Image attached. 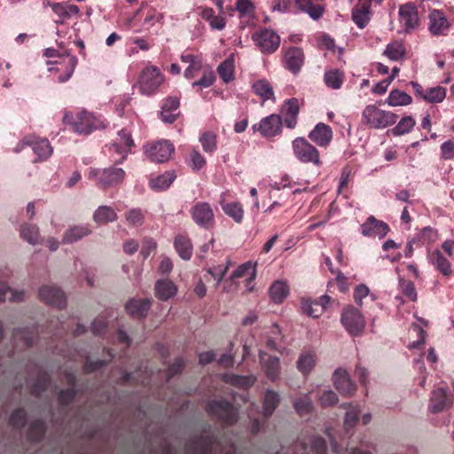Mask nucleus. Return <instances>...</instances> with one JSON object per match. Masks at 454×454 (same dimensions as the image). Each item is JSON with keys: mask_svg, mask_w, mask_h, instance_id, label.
I'll use <instances>...</instances> for the list:
<instances>
[{"mask_svg": "<svg viewBox=\"0 0 454 454\" xmlns=\"http://www.w3.org/2000/svg\"><path fill=\"white\" fill-rule=\"evenodd\" d=\"M63 120L72 125L75 133L81 135H89L107 126L106 121L102 116H96L85 110L78 112L75 116L72 114H65Z\"/></svg>", "mask_w": 454, "mask_h": 454, "instance_id": "obj_1", "label": "nucleus"}, {"mask_svg": "<svg viewBox=\"0 0 454 454\" xmlns=\"http://www.w3.org/2000/svg\"><path fill=\"white\" fill-rule=\"evenodd\" d=\"M397 114L380 108L374 104L366 106L362 112V122L370 129H383L394 125Z\"/></svg>", "mask_w": 454, "mask_h": 454, "instance_id": "obj_2", "label": "nucleus"}, {"mask_svg": "<svg viewBox=\"0 0 454 454\" xmlns=\"http://www.w3.org/2000/svg\"><path fill=\"white\" fill-rule=\"evenodd\" d=\"M164 82L165 76L160 70L155 66L147 65L139 74L137 88L142 95L150 97L159 91Z\"/></svg>", "mask_w": 454, "mask_h": 454, "instance_id": "obj_3", "label": "nucleus"}, {"mask_svg": "<svg viewBox=\"0 0 454 454\" xmlns=\"http://www.w3.org/2000/svg\"><path fill=\"white\" fill-rule=\"evenodd\" d=\"M125 176L124 169L116 167L90 168L88 173V178L102 190L118 186L122 183Z\"/></svg>", "mask_w": 454, "mask_h": 454, "instance_id": "obj_4", "label": "nucleus"}, {"mask_svg": "<svg viewBox=\"0 0 454 454\" xmlns=\"http://www.w3.org/2000/svg\"><path fill=\"white\" fill-rule=\"evenodd\" d=\"M252 40L263 54L274 53L280 44V36L270 28H261L255 31L252 35Z\"/></svg>", "mask_w": 454, "mask_h": 454, "instance_id": "obj_5", "label": "nucleus"}, {"mask_svg": "<svg viewBox=\"0 0 454 454\" xmlns=\"http://www.w3.org/2000/svg\"><path fill=\"white\" fill-rule=\"evenodd\" d=\"M293 150L295 157L302 163H312L317 167L322 165L318 150L303 137L293 141Z\"/></svg>", "mask_w": 454, "mask_h": 454, "instance_id": "obj_6", "label": "nucleus"}, {"mask_svg": "<svg viewBox=\"0 0 454 454\" xmlns=\"http://www.w3.org/2000/svg\"><path fill=\"white\" fill-rule=\"evenodd\" d=\"M341 324L351 336L359 335L365 327V321L359 309L349 306L343 309Z\"/></svg>", "mask_w": 454, "mask_h": 454, "instance_id": "obj_7", "label": "nucleus"}, {"mask_svg": "<svg viewBox=\"0 0 454 454\" xmlns=\"http://www.w3.org/2000/svg\"><path fill=\"white\" fill-rule=\"evenodd\" d=\"M427 28L434 36L447 35L451 24L443 11L432 9L429 11Z\"/></svg>", "mask_w": 454, "mask_h": 454, "instance_id": "obj_8", "label": "nucleus"}, {"mask_svg": "<svg viewBox=\"0 0 454 454\" xmlns=\"http://www.w3.org/2000/svg\"><path fill=\"white\" fill-rule=\"evenodd\" d=\"M174 150L173 144L168 140H160L145 145V153L147 157L158 163L168 160Z\"/></svg>", "mask_w": 454, "mask_h": 454, "instance_id": "obj_9", "label": "nucleus"}, {"mask_svg": "<svg viewBox=\"0 0 454 454\" xmlns=\"http://www.w3.org/2000/svg\"><path fill=\"white\" fill-rule=\"evenodd\" d=\"M207 411L226 424H232L238 419L237 410L223 400L212 401L207 405Z\"/></svg>", "mask_w": 454, "mask_h": 454, "instance_id": "obj_10", "label": "nucleus"}, {"mask_svg": "<svg viewBox=\"0 0 454 454\" xmlns=\"http://www.w3.org/2000/svg\"><path fill=\"white\" fill-rule=\"evenodd\" d=\"M191 214L194 223L201 228L209 229L215 223L214 211L207 202L196 203L192 207Z\"/></svg>", "mask_w": 454, "mask_h": 454, "instance_id": "obj_11", "label": "nucleus"}, {"mask_svg": "<svg viewBox=\"0 0 454 454\" xmlns=\"http://www.w3.org/2000/svg\"><path fill=\"white\" fill-rule=\"evenodd\" d=\"M43 55L47 58L59 57L62 59L61 62H56V64L63 63L65 65V74L59 77V82H65L72 76L77 65L76 57L70 55L67 51L61 53L59 50L53 48L45 49Z\"/></svg>", "mask_w": 454, "mask_h": 454, "instance_id": "obj_12", "label": "nucleus"}, {"mask_svg": "<svg viewBox=\"0 0 454 454\" xmlns=\"http://www.w3.org/2000/svg\"><path fill=\"white\" fill-rule=\"evenodd\" d=\"M118 140L109 149L114 150L120 155V158L113 160L115 164H121L130 153V149L134 145V140L130 132L126 129H121L118 132Z\"/></svg>", "mask_w": 454, "mask_h": 454, "instance_id": "obj_13", "label": "nucleus"}, {"mask_svg": "<svg viewBox=\"0 0 454 454\" xmlns=\"http://www.w3.org/2000/svg\"><path fill=\"white\" fill-rule=\"evenodd\" d=\"M38 295L41 301L56 308L61 309L66 305L65 294L55 286H43L38 291Z\"/></svg>", "mask_w": 454, "mask_h": 454, "instance_id": "obj_14", "label": "nucleus"}, {"mask_svg": "<svg viewBox=\"0 0 454 454\" xmlns=\"http://www.w3.org/2000/svg\"><path fill=\"white\" fill-rule=\"evenodd\" d=\"M259 362L262 372L270 381H276L280 375V362L264 351L259 352Z\"/></svg>", "mask_w": 454, "mask_h": 454, "instance_id": "obj_15", "label": "nucleus"}, {"mask_svg": "<svg viewBox=\"0 0 454 454\" xmlns=\"http://www.w3.org/2000/svg\"><path fill=\"white\" fill-rule=\"evenodd\" d=\"M263 137H275L280 133L282 129V119L278 114H270L254 126Z\"/></svg>", "mask_w": 454, "mask_h": 454, "instance_id": "obj_16", "label": "nucleus"}, {"mask_svg": "<svg viewBox=\"0 0 454 454\" xmlns=\"http://www.w3.org/2000/svg\"><path fill=\"white\" fill-rule=\"evenodd\" d=\"M389 231L388 225L377 220L374 216L368 217L365 223L361 225V232L364 237H378L383 239Z\"/></svg>", "mask_w": 454, "mask_h": 454, "instance_id": "obj_17", "label": "nucleus"}, {"mask_svg": "<svg viewBox=\"0 0 454 454\" xmlns=\"http://www.w3.org/2000/svg\"><path fill=\"white\" fill-rule=\"evenodd\" d=\"M23 143L32 147L39 160H47L52 154L53 149L48 139L27 136L23 138Z\"/></svg>", "mask_w": 454, "mask_h": 454, "instance_id": "obj_18", "label": "nucleus"}, {"mask_svg": "<svg viewBox=\"0 0 454 454\" xmlns=\"http://www.w3.org/2000/svg\"><path fill=\"white\" fill-rule=\"evenodd\" d=\"M333 384L336 389L343 395H352L356 387L351 381L348 372L343 369H337L333 375Z\"/></svg>", "mask_w": 454, "mask_h": 454, "instance_id": "obj_19", "label": "nucleus"}, {"mask_svg": "<svg viewBox=\"0 0 454 454\" xmlns=\"http://www.w3.org/2000/svg\"><path fill=\"white\" fill-rule=\"evenodd\" d=\"M304 63V54L301 48L291 47L284 55L285 67L293 74H297Z\"/></svg>", "mask_w": 454, "mask_h": 454, "instance_id": "obj_20", "label": "nucleus"}, {"mask_svg": "<svg viewBox=\"0 0 454 454\" xmlns=\"http://www.w3.org/2000/svg\"><path fill=\"white\" fill-rule=\"evenodd\" d=\"M309 138L318 146L326 147L333 139V130L328 125L319 122L309 132Z\"/></svg>", "mask_w": 454, "mask_h": 454, "instance_id": "obj_21", "label": "nucleus"}, {"mask_svg": "<svg viewBox=\"0 0 454 454\" xmlns=\"http://www.w3.org/2000/svg\"><path fill=\"white\" fill-rule=\"evenodd\" d=\"M299 110V100L295 98H289L283 104L281 114L284 117V121L287 128L294 129L295 127Z\"/></svg>", "mask_w": 454, "mask_h": 454, "instance_id": "obj_22", "label": "nucleus"}, {"mask_svg": "<svg viewBox=\"0 0 454 454\" xmlns=\"http://www.w3.org/2000/svg\"><path fill=\"white\" fill-rule=\"evenodd\" d=\"M92 231L89 223L72 225L64 232L63 244H73L91 234Z\"/></svg>", "mask_w": 454, "mask_h": 454, "instance_id": "obj_23", "label": "nucleus"}, {"mask_svg": "<svg viewBox=\"0 0 454 454\" xmlns=\"http://www.w3.org/2000/svg\"><path fill=\"white\" fill-rule=\"evenodd\" d=\"M310 446L307 447L305 443L300 442L294 446V454H326V445L325 440L320 436H313L309 440Z\"/></svg>", "mask_w": 454, "mask_h": 454, "instance_id": "obj_24", "label": "nucleus"}, {"mask_svg": "<svg viewBox=\"0 0 454 454\" xmlns=\"http://www.w3.org/2000/svg\"><path fill=\"white\" fill-rule=\"evenodd\" d=\"M399 20L406 31L415 28L419 25V15L416 7L411 4L401 6Z\"/></svg>", "mask_w": 454, "mask_h": 454, "instance_id": "obj_25", "label": "nucleus"}, {"mask_svg": "<svg viewBox=\"0 0 454 454\" xmlns=\"http://www.w3.org/2000/svg\"><path fill=\"white\" fill-rule=\"evenodd\" d=\"M451 403L443 387H438L432 392L428 409L433 413H438L447 409Z\"/></svg>", "mask_w": 454, "mask_h": 454, "instance_id": "obj_26", "label": "nucleus"}, {"mask_svg": "<svg viewBox=\"0 0 454 454\" xmlns=\"http://www.w3.org/2000/svg\"><path fill=\"white\" fill-rule=\"evenodd\" d=\"M256 277V263L252 262H247L241 265H239L231 274V278L236 279L239 278H247V290L252 291L254 286L252 283L254 282Z\"/></svg>", "mask_w": 454, "mask_h": 454, "instance_id": "obj_27", "label": "nucleus"}, {"mask_svg": "<svg viewBox=\"0 0 454 454\" xmlns=\"http://www.w3.org/2000/svg\"><path fill=\"white\" fill-rule=\"evenodd\" d=\"M155 296L160 301H168L177 293V286L168 278L159 279L154 286Z\"/></svg>", "mask_w": 454, "mask_h": 454, "instance_id": "obj_28", "label": "nucleus"}, {"mask_svg": "<svg viewBox=\"0 0 454 454\" xmlns=\"http://www.w3.org/2000/svg\"><path fill=\"white\" fill-rule=\"evenodd\" d=\"M251 87L253 92L258 96L262 102L267 100L276 101L273 87L268 80H256L252 83Z\"/></svg>", "mask_w": 454, "mask_h": 454, "instance_id": "obj_29", "label": "nucleus"}, {"mask_svg": "<svg viewBox=\"0 0 454 454\" xmlns=\"http://www.w3.org/2000/svg\"><path fill=\"white\" fill-rule=\"evenodd\" d=\"M182 62L188 65L184 75L186 79L194 78L202 70V60L199 56L191 53H184L181 56Z\"/></svg>", "mask_w": 454, "mask_h": 454, "instance_id": "obj_30", "label": "nucleus"}, {"mask_svg": "<svg viewBox=\"0 0 454 454\" xmlns=\"http://www.w3.org/2000/svg\"><path fill=\"white\" fill-rule=\"evenodd\" d=\"M118 218L117 213L114 209L106 205L99 206L94 211L92 219L98 225L106 224L113 223Z\"/></svg>", "mask_w": 454, "mask_h": 454, "instance_id": "obj_31", "label": "nucleus"}, {"mask_svg": "<svg viewBox=\"0 0 454 454\" xmlns=\"http://www.w3.org/2000/svg\"><path fill=\"white\" fill-rule=\"evenodd\" d=\"M151 307V301L149 299H140V300H130L126 304V311L128 314L134 317H143L146 315L147 311Z\"/></svg>", "mask_w": 454, "mask_h": 454, "instance_id": "obj_32", "label": "nucleus"}, {"mask_svg": "<svg viewBox=\"0 0 454 454\" xmlns=\"http://www.w3.org/2000/svg\"><path fill=\"white\" fill-rule=\"evenodd\" d=\"M316 365V354L312 351L301 353L296 362L298 371L303 375H308Z\"/></svg>", "mask_w": 454, "mask_h": 454, "instance_id": "obj_33", "label": "nucleus"}, {"mask_svg": "<svg viewBox=\"0 0 454 454\" xmlns=\"http://www.w3.org/2000/svg\"><path fill=\"white\" fill-rule=\"evenodd\" d=\"M20 235L21 239L30 245H36L43 241L39 233V228L35 224L24 223L20 226Z\"/></svg>", "mask_w": 454, "mask_h": 454, "instance_id": "obj_34", "label": "nucleus"}, {"mask_svg": "<svg viewBox=\"0 0 454 454\" xmlns=\"http://www.w3.org/2000/svg\"><path fill=\"white\" fill-rule=\"evenodd\" d=\"M296 7L309 15L313 20H318L324 13V8L320 4H315L311 0H294Z\"/></svg>", "mask_w": 454, "mask_h": 454, "instance_id": "obj_35", "label": "nucleus"}, {"mask_svg": "<svg viewBox=\"0 0 454 454\" xmlns=\"http://www.w3.org/2000/svg\"><path fill=\"white\" fill-rule=\"evenodd\" d=\"M386 103L393 107L405 106L412 103V98L403 90H392L386 99Z\"/></svg>", "mask_w": 454, "mask_h": 454, "instance_id": "obj_36", "label": "nucleus"}, {"mask_svg": "<svg viewBox=\"0 0 454 454\" xmlns=\"http://www.w3.org/2000/svg\"><path fill=\"white\" fill-rule=\"evenodd\" d=\"M175 179V173L168 171L162 175L151 178L149 184L153 191L160 192L168 188Z\"/></svg>", "mask_w": 454, "mask_h": 454, "instance_id": "obj_37", "label": "nucleus"}, {"mask_svg": "<svg viewBox=\"0 0 454 454\" xmlns=\"http://www.w3.org/2000/svg\"><path fill=\"white\" fill-rule=\"evenodd\" d=\"M174 246L179 256L185 261L191 259L192 254V246L191 240L184 235H179L175 239Z\"/></svg>", "mask_w": 454, "mask_h": 454, "instance_id": "obj_38", "label": "nucleus"}, {"mask_svg": "<svg viewBox=\"0 0 454 454\" xmlns=\"http://www.w3.org/2000/svg\"><path fill=\"white\" fill-rule=\"evenodd\" d=\"M269 293L270 299L275 303H281L286 298L289 287L286 282L277 280L270 286Z\"/></svg>", "mask_w": 454, "mask_h": 454, "instance_id": "obj_39", "label": "nucleus"}, {"mask_svg": "<svg viewBox=\"0 0 454 454\" xmlns=\"http://www.w3.org/2000/svg\"><path fill=\"white\" fill-rule=\"evenodd\" d=\"M234 58L230 56L217 67V73L224 83H229L234 79Z\"/></svg>", "mask_w": 454, "mask_h": 454, "instance_id": "obj_40", "label": "nucleus"}, {"mask_svg": "<svg viewBox=\"0 0 454 454\" xmlns=\"http://www.w3.org/2000/svg\"><path fill=\"white\" fill-rule=\"evenodd\" d=\"M428 259L429 262L443 275L448 276L450 274V264L439 250H434L430 253Z\"/></svg>", "mask_w": 454, "mask_h": 454, "instance_id": "obj_41", "label": "nucleus"}, {"mask_svg": "<svg viewBox=\"0 0 454 454\" xmlns=\"http://www.w3.org/2000/svg\"><path fill=\"white\" fill-rule=\"evenodd\" d=\"M223 380L232 386L247 388L255 382L256 378L254 375L240 376L235 374H224L223 375Z\"/></svg>", "mask_w": 454, "mask_h": 454, "instance_id": "obj_42", "label": "nucleus"}, {"mask_svg": "<svg viewBox=\"0 0 454 454\" xmlns=\"http://www.w3.org/2000/svg\"><path fill=\"white\" fill-rule=\"evenodd\" d=\"M406 53L405 46L398 41L388 43L384 51V55L392 61L402 60Z\"/></svg>", "mask_w": 454, "mask_h": 454, "instance_id": "obj_43", "label": "nucleus"}, {"mask_svg": "<svg viewBox=\"0 0 454 454\" xmlns=\"http://www.w3.org/2000/svg\"><path fill=\"white\" fill-rule=\"evenodd\" d=\"M301 309L303 314L313 318L318 317L324 313L322 305L309 298L301 299Z\"/></svg>", "mask_w": 454, "mask_h": 454, "instance_id": "obj_44", "label": "nucleus"}, {"mask_svg": "<svg viewBox=\"0 0 454 454\" xmlns=\"http://www.w3.org/2000/svg\"><path fill=\"white\" fill-rule=\"evenodd\" d=\"M279 395L277 392L273 390L266 391L262 404V412L264 417L268 418L273 413L279 403Z\"/></svg>", "mask_w": 454, "mask_h": 454, "instance_id": "obj_45", "label": "nucleus"}, {"mask_svg": "<svg viewBox=\"0 0 454 454\" xmlns=\"http://www.w3.org/2000/svg\"><path fill=\"white\" fill-rule=\"evenodd\" d=\"M25 293L22 290L11 289L5 283L0 282V302L9 299L11 301H23Z\"/></svg>", "mask_w": 454, "mask_h": 454, "instance_id": "obj_46", "label": "nucleus"}, {"mask_svg": "<svg viewBox=\"0 0 454 454\" xmlns=\"http://www.w3.org/2000/svg\"><path fill=\"white\" fill-rule=\"evenodd\" d=\"M342 407L347 410L344 419V427L346 430H349L355 427L358 420V415L360 413L359 405L342 404Z\"/></svg>", "mask_w": 454, "mask_h": 454, "instance_id": "obj_47", "label": "nucleus"}, {"mask_svg": "<svg viewBox=\"0 0 454 454\" xmlns=\"http://www.w3.org/2000/svg\"><path fill=\"white\" fill-rule=\"evenodd\" d=\"M13 338L18 348L29 347L33 344L35 339L34 329L32 330H16Z\"/></svg>", "mask_w": 454, "mask_h": 454, "instance_id": "obj_48", "label": "nucleus"}, {"mask_svg": "<svg viewBox=\"0 0 454 454\" xmlns=\"http://www.w3.org/2000/svg\"><path fill=\"white\" fill-rule=\"evenodd\" d=\"M163 19V15L155 8L149 7L143 20V29L135 30L136 33H141L143 30H149L156 23Z\"/></svg>", "mask_w": 454, "mask_h": 454, "instance_id": "obj_49", "label": "nucleus"}, {"mask_svg": "<svg viewBox=\"0 0 454 454\" xmlns=\"http://www.w3.org/2000/svg\"><path fill=\"white\" fill-rule=\"evenodd\" d=\"M415 124L416 121L411 116H405L399 121L390 132L394 136L400 137L411 132Z\"/></svg>", "mask_w": 454, "mask_h": 454, "instance_id": "obj_50", "label": "nucleus"}, {"mask_svg": "<svg viewBox=\"0 0 454 454\" xmlns=\"http://www.w3.org/2000/svg\"><path fill=\"white\" fill-rule=\"evenodd\" d=\"M294 407L296 412L301 415H306L312 411L313 403L309 394H304L294 401Z\"/></svg>", "mask_w": 454, "mask_h": 454, "instance_id": "obj_51", "label": "nucleus"}, {"mask_svg": "<svg viewBox=\"0 0 454 454\" xmlns=\"http://www.w3.org/2000/svg\"><path fill=\"white\" fill-rule=\"evenodd\" d=\"M222 209L224 214L232 218L236 223H239L242 222L244 217V210L242 206L239 202H231L223 204Z\"/></svg>", "mask_w": 454, "mask_h": 454, "instance_id": "obj_52", "label": "nucleus"}, {"mask_svg": "<svg viewBox=\"0 0 454 454\" xmlns=\"http://www.w3.org/2000/svg\"><path fill=\"white\" fill-rule=\"evenodd\" d=\"M235 8L239 12V18H253L254 15L255 5L252 0H237Z\"/></svg>", "mask_w": 454, "mask_h": 454, "instance_id": "obj_53", "label": "nucleus"}, {"mask_svg": "<svg viewBox=\"0 0 454 454\" xmlns=\"http://www.w3.org/2000/svg\"><path fill=\"white\" fill-rule=\"evenodd\" d=\"M446 97V90L441 86L428 88L425 90L423 98L429 103H441Z\"/></svg>", "mask_w": 454, "mask_h": 454, "instance_id": "obj_54", "label": "nucleus"}, {"mask_svg": "<svg viewBox=\"0 0 454 454\" xmlns=\"http://www.w3.org/2000/svg\"><path fill=\"white\" fill-rule=\"evenodd\" d=\"M124 217L129 225L138 227L144 223L145 213L140 208H131L125 212Z\"/></svg>", "mask_w": 454, "mask_h": 454, "instance_id": "obj_55", "label": "nucleus"}, {"mask_svg": "<svg viewBox=\"0 0 454 454\" xmlns=\"http://www.w3.org/2000/svg\"><path fill=\"white\" fill-rule=\"evenodd\" d=\"M325 82L329 88L340 89L343 82L342 74L339 70L327 71L325 74Z\"/></svg>", "mask_w": 454, "mask_h": 454, "instance_id": "obj_56", "label": "nucleus"}, {"mask_svg": "<svg viewBox=\"0 0 454 454\" xmlns=\"http://www.w3.org/2000/svg\"><path fill=\"white\" fill-rule=\"evenodd\" d=\"M215 81V75L210 68L203 70L201 78L192 83V88L206 89L213 85Z\"/></svg>", "mask_w": 454, "mask_h": 454, "instance_id": "obj_57", "label": "nucleus"}, {"mask_svg": "<svg viewBox=\"0 0 454 454\" xmlns=\"http://www.w3.org/2000/svg\"><path fill=\"white\" fill-rule=\"evenodd\" d=\"M204 152L212 153L216 149V137L212 132H205L200 137Z\"/></svg>", "mask_w": 454, "mask_h": 454, "instance_id": "obj_58", "label": "nucleus"}, {"mask_svg": "<svg viewBox=\"0 0 454 454\" xmlns=\"http://www.w3.org/2000/svg\"><path fill=\"white\" fill-rule=\"evenodd\" d=\"M399 288L402 294L410 301H415L417 300V292L415 290L414 284L411 281L400 278Z\"/></svg>", "mask_w": 454, "mask_h": 454, "instance_id": "obj_59", "label": "nucleus"}, {"mask_svg": "<svg viewBox=\"0 0 454 454\" xmlns=\"http://www.w3.org/2000/svg\"><path fill=\"white\" fill-rule=\"evenodd\" d=\"M281 340V333H280V329L278 325H272V329H271V335L268 338L267 340V348L271 349V350H277V351H281L278 345V341H279Z\"/></svg>", "mask_w": 454, "mask_h": 454, "instance_id": "obj_60", "label": "nucleus"}, {"mask_svg": "<svg viewBox=\"0 0 454 454\" xmlns=\"http://www.w3.org/2000/svg\"><path fill=\"white\" fill-rule=\"evenodd\" d=\"M338 402V396L333 390H325L319 397L322 407L333 406Z\"/></svg>", "mask_w": 454, "mask_h": 454, "instance_id": "obj_61", "label": "nucleus"}, {"mask_svg": "<svg viewBox=\"0 0 454 454\" xmlns=\"http://www.w3.org/2000/svg\"><path fill=\"white\" fill-rule=\"evenodd\" d=\"M228 270V265H218L207 270L208 274H210L214 279L216 281V285L222 281L223 277L225 276Z\"/></svg>", "mask_w": 454, "mask_h": 454, "instance_id": "obj_62", "label": "nucleus"}, {"mask_svg": "<svg viewBox=\"0 0 454 454\" xmlns=\"http://www.w3.org/2000/svg\"><path fill=\"white\" fill-rule=\"evenodd\" d=\"M11 424L15 427H20L26 423V412L24 410L19 409L14 411L10 418Z\"/></svg>", "mask_w": 454, "mask_h": 454, "instance_id": "obj_63", "label": "nucleus"}, {"mask_svg": "<svg viewBox=\"0 0 454 454\" xmlns=\"http://www.w3.org/2000/svg\"><path fill=\"white\" fill-rule=\"evenodd\" d=\"M441 156L444 160L454 159V140H448L442 144Z\"/></svg>", "mask_w": 454, "mask_h": 454, "instance_id": "obj_64", "label": "nucleus"}]
</instances>
